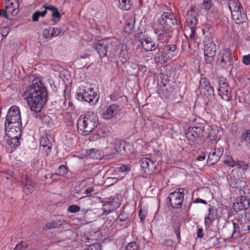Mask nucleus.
<instances>
[{"mask_svg": "<svg viewBox=\"0 0 250 250\" xmlns=\"http://www.w3.org/2000/svg\"><path fill=\"white\" fill-rule=\"evenodd\" d=\"M47 90L40 81H34L27 87L23 96L27 100L32 111L40 112L47 101Z\"/></svg>", "mask_w": 250, "mask_h": 250, "instance_id": "f257e3e1", "label": "nucleus"}, {"mask_svg": "<svg viewBox=\"0 0 250 250\" xmlns=\"http://www.w3.org/2000/svg\"><path fill=\"white\" fill-rule=\"evenodd\" d=\"M98 119L92 112L88 111L83 118H80L77 122V128L79 131L84 135H87L97 126Z\"/></svg>", "mask_w": 250, "mask_h": 250, "instance_id": "f03ea898", "label": "nucleus"}, {"mask_svg": "<svg viewBox=\"0 0 250 250\" xmlns=\"http://www.w3.org/2000/svg\"><path fill=\"white\" fill-rule=\"evenodd\" d=\"M229 7L231 13L232 19L236 24H241L246 21L247 16L242 12L243 8L238 0H229Z\"/></svg>", "mask_w": 250, "mask_h": 250, "instance_id": "7ed1b4c3", "label": "nucleus"}, {"mask_svg": "<svg viewBox=\"0 0 250 250\" xmlns=\"http://www.w3.org/2000/svg\"><path fill=\"white\" fill-rule=\"evenodd\" d=\"M217 63L224 69H228L233 65L232 52L229 49H222L217 55Z\"/></svg>", "mask_w": 250, "mask_h": 250, "instance_id": "20e7f679", "label": "nucleus"}, {"mask_svg": "<svg viewBox=\"0 0 250 250\" xmlns=\"http://www.w3.org/2000/svg\"><path fill=\"white\" fill-rule=\"evenodd\" d=\"M5 125H21V119L20 108L16 105L12 106L8 111Z\"/></svg>", "mask_w": 250, "mask_h": 250, "instance_id": "39448f33", "label": "nucleus"}, {"mask_svg": "<svg viewBox=\"0 0 250 250\" xmlns=\"http://www.w3.org/2000/svg\"><path fill=\"white\" fill-rule=\"evenodd\" d=\"M158 22L160 24V30L168 31L175 24H177V20L173 14L165 12L159 19Z\"/></svg>", "mask_w": 250, "mask_h": 250, "instance_id": "423d86ee", "label": "nucleus"}, {"mask_svg": "<svg viewBox=\"0 0 250 250\" xmlns=\"http://www.w3.org/2000/svg\"><path fill=\"white\" fill-rule=\"evenodd\" d=\"M204 126L203 125H199L189 127L186 132V137L191 142H194L200 140L203 136Z\"/></svg>", "mask_w": 250, "mask_h": 250, "instance_id": "0eeeda50", "label": "nucleus"}, {"mask_svg": "<svg viewBox=\"0 0 250 250\" xmlns=\"http://www.w3.org/2000/svg\"><path fill=\"white\" fill-rule=\"evenodd\" d=\"M218 93L221 98L226 101H229L232 98L231 88L226 78H220L218 81Z\"/></svg>", "mask_w": 250, "mask_h": 250, "instance_id": "6e6552de", "label": "nucleus"}, {"mask_svg": "<svg viewBox=\"0 0 250 250\" xmlns=\"http://www.w3.org/2000/svg\"><path fill=\"white\" fill-rule=\"evenodd\" d=\"M78 98L92 104H95L98 99L97 93L91 90V88L86 87L82 90V92L78 93Z\"/></svg>", "mask_w": 250, "mask_h": 250, "instance_id": "1a4fd4ad", "label": "nucleus"}, {"mask_svg": "<svg viewBox=\"0 0 250 250\" xmlns=\"http://www.w3.org/2000/svg\"><path fill=\"white\" fill-rule=\"evenodd\" d=\"M136 39L140 42L146 51H152L158 47V44L153 42L151 39L145 37L142 33L136 36Z\"/></svg>", "mask_w": 250, "mask_h": 250, "instance_id": "9d476101", "label": "nucleus"}, {"mask_svg": "<svg viewBox=\"0 0 250 250\" xmlns=\"http://www.w3.org/2000/svg\"><path fill=\"white\" fill-rule=\"evenodd\" d=\"M139 163L145 173H154L158 169V165L156 164L155 161L149 158H142L139 160Z\"/></svg>", "mask_w": 250, "mask_h": 250, "instance_id": "9b49d317", "label": "nucleus"}, {"mask_svg": "<svg viewBox=\"0 0 250 250\" xmlns=\"http://www.w3.org/2000/svg\"><path fill=\"white\" fill-rule=\"evenodd\" d=\"M216 52L215 44L211 42L205 44L204 47L205 60L207 63L210 64L214 59Z\"/></svg>", "mask_w": 250, "mask_h": 250, "instance_id": "f8f14e48", "label": "nucleus"}, {"mask_svg": "<svg viewBox=\"0 0 250 250\" xmlns=\"http://www.w3.org/2000/svg\"><path fill=\"white\" fill-rule=\"evenodd\" d=\"M250 206V199L246 196H241L236 199V201L233 203V208L236 211L247 209Z\"/></svg>", "mask_w": 250, "mask_h": 250, "instance_id": "ddd939ff", "label": "nucleus"}, {"mask_svg": "<svg viewBox=\"0 0 250 250\" xmlns=\"http://www.w3.org/2000/svg\"><path fill=\"white\" fill-rule=\"evenodd\" d=\"M184 194H180L176 192H172L168 197L170 206L172 208H180L183 201Z\"/></svg>", "mask_w": 250, "mask_h": 250, "instance_id": "4468645a", "label": "nucleus"}, {"mask_svg": "<svg viewBox=\"0 0 250 250\" xmlns=\"http://www.w3.org/2000/svg\"><path fill=\"white\" fill-rule=\"evenodd\" d=\"M21 126L12 125L7 126V125H5V135L8 137H20L21 133Z\"/></svg>", "mask_w": 250, "mask_h": 250, "instance_id": "2eb2a0df", "label": "nucleus"}, {"mask_svg": "<svg viewBox=\"0 0 250 250\" xmlns=\"http://www.w3.org/2000/svg\"><path fill=\"white\" fill-rule=\"evenodd\" d=\"M121 108L119 105L113 104L109 106L102 114L103 118L110 119L120 113Z\"/></svg>", "mask_w": 250, "mask_h": 250, "instance_id": "dca6fc26", "label": "nucleus"}, {"mask_svg": "<svg viewBox=\"0 0 250 250\" xmlns=\"http://www.w3.org/2000/svg\"><path fill=\"white\" fill-rule=\"evenodd\" d=\"M106 45H107V43L104 41V39L101 40H95L93 46L101 57L102 56H104L106 54Z\"/></svg>", "mask_w": 250, "mask_h": 250, "instance_id": "f3484780", "label": "nucleus"}, {"mask_svg": "<svg viewBox=\"0 0 250 250\" xmlns=\"http://www.w3.org/2000/svg\"><path fill=\"white\" fill-rule=\"evenodd\" d=\"M21 182L23 186L24 191L26 194H30L33 191L34 186L28 176L23 175L21 177Z\"/></svg>", "mask_w": 250, "mask_h": 250, "instance_id": "a211bd4d", "label": "nucleus"}, {"mask_svg": "<svg viewBox=\"0 0 250 250\" xmlns=\"http://www.w3.org/2000/svg\"><path fill=\"white\" fill-rule=\"evenodd\" d=\"M120 204L115 199H109V201H105L103 205V210L104 213H108L118 208Z\"/></svg>", "mask_w": 250, "mask_h": 250, "instance_id": "6ab92c4d", "label": "nucleus"}, {"mask_svg": "<svg viewBox=\"0 0 250 250\" xmlns=\"http://www.w3.org/2000/svg\"><path fill=\"white\" fill-rule=\"evenodd\" d=\"M222 156V152L220 150L214 149L212 152H210L208 159L207 160V163L209 165H212L216 163L221 158Z\"/></svg>", "mask_w": 250, "mask_h": 250, "instance_id": "aec40b11", "label": "nucleus"}, {"mask_svg": "<svg viewBox=\"0 0 250 250\" xmlns=\"http://www.w3.org/2000/svg\"><path fill=\"white\" fill-rule=\"evenodd\" d=\"M194 13V7H191L190 11L187 13L188 24L190 28H195V26L197 22L196 17L195 16H193Z\"/></svg>", "mask_w": 250, "mask_h": 250, "instance_id": "412c9836", "label": "nucleus"}, {"mask_svg": "<svg viewBox=\"0 0 250 250\" xmlns=\"http://www.w3.org/2000/svg\"><path fill=\"white\" fill-rule=\"evenodd\" d=\"M101 232L99 231H95L93 230L89 231L85 234V238L87 240L88 243H93L96 241L99 240L101 238Z\"/></svg>", "mask_w": 250, "mask_h": 250, "instance_id": "4be33fe9", "label": "nucleus"}, {"mask_svg": "<svg viewBox=\"0 0 250 250\" xmlns=\"http://www.w3.org/2000/svg\"><path fill=\"white\" fill-rule=\"evenodd\" d=\"M135 20L133 17H129L126 21L124 31L127 34L131 33L135 29Z\"/></svg>", "mask_w": 250, "mask_h": 250, "instance_id": "5701e85b", "label": "nucleus"}, {"mask_svg": "<svg viewBox=\"0 0 250 250\" xmlns=\"http://www.w3.org/2000/svg\"><path fill=\"white\" fill-rule=\"evenodd\" d=\"M104 41L107 43L105 46L106 52L108 50L110 52H112L116 49L118 45V40L115 38L104 39Z\"/></svg>", "mask_w": 250, "mask_h": 250, "instance_id": "b1692460", "label": "nucleus"}, {"mask_svg": "<svg viewBox=\"0 0 250 250\" xmlns=\"http://www.w3.org/2000/svg\"><path fill=\"white\" fill-rule=\"evenodd\" d=\"M63 224V222L60 219H56L52 222L47 223L43 227V229L45 230L57 229L60 227Z\"/></svg>", "mask_w": 250, "mask_h": 250, "instance_id": "393cba45", "label": "nucleus"}, {"mask_svg": "<svg viewBox=\"0 0 250 250\" xmlns=\"http://www.w3.org/2000/svg\"><path fill=\"white\" fill-rule=\"evenodd\" d=\"M131 146L125 142H121L116 149V151L121 155H125L130 149Z\"/></svg>", "mask_w": 250, "mask_h": 250, "instance_id": "a878e982", "label": "nucleus"}, {"mask_svg": "<svg viewBox=\"0 0 250 250\" xmlns=\"http://www.w3.org/2000/svg\"><path fill=\"white\" fill-rule=\"evenodd\" d=\"M5 9L8 11L10 9H16L19 7V0H6Z\"/></svg>", "mask_w": 250, "mask_h": 250, "instance_id": "bb28decb", "label": "nucleus"}, {"mask_svg": "<svg viewBox=\"0 0 250 250\" xmlns=\"http://www.w3.org/2000/svg\"><path fill=\"white\" fill-rule=\"evenodd\" d=\"M173 228L174 229V230L175 233H176L177 238L178 240H179L181 238L180 236V226L181 223L179 220L177 219H175L173 220Z\"/></svg>", "mask_w": 250, "mask_h": 250, "instance_id": "cd10ccee", "label": "nucleus"}, {"mask_svg": "<svg viewBox=\"0 0 250 250\" xmlns=\"http://www.w3.org/2000/svg\"><path fill=\"white\" fill-rule=\"evenodd\" d=\"M200 93L208 99H211L214 96V89L211 85L201 91Z\"/></svg>", "mask_w": 250, "mask_h": 250, "instance_id": "c85d7f7f", "label": "nucleus"}, {"mask_svg": "<svg viewBox=\"0 0 250 250\" xmlns=\"http://www.w3.org/2000/svg\"><path fill=\"white\" fill-rule=\"evenodd\" d=\"M86 155L87 157L90 158L95 159H101V156L99 154V151L94 148L87 150Z\"/></svg>", "mask_w": 250, "mask_h": 250, "instance_id": "c756f323", "label": "nucleus"}, {"mask_svg": "<svg viewBox=\"0 0 250 250\" xmlns=\"http://www.w3.org/2000/svg\"><path fill=\"white\" fill-rule=\"evenodd\" d=\"M250 130H244L242 132L241 136L239 137V139L241 143H246L247 144H250Z\"/></svg>", "mask_w": 250, "mask_h": 250, "instance_id": "7c9ffc66", "label": "nucleus"}, {"mask_svg": "<svg viewBox=\"0 0 250 250\" xmlns=\"http://www.w3.org/2000/svg\"><path fill=\"white\" fill-rule=\"evenodd\" d=\"M119 7L123 10H128L131 7L130 0H118Z\"/></svg>", "mask_w": 250, "mask_h": 250, "instance_id": "2f4dec72", "label": "nucleus"}, {"mask_svg": "<svg viewBox=\"0 0 250 250\" xmlns=\"http://www.w3.org/2000/svg\"><path fill=\"white\" fill-rule=\"evenodd\" d=\"M210 85V83L206 78L203 77L201 78L200 80L199 87L200 91L203 90L204 89H206V88L208 87Z\"/></svg>", "mask_w": 250, "mask_h": 250, "instance_id": "473e14b6", "label": "nucleus"}, {"mask_svg": "<svg viewBox=\"0 0 250 250\" xmlns=\"http://www.w3.org/2000/svg\"><path fill=\"white\" fill-rule=\"evenodd\" d=\"M47 146H52V145L51 141L49 139L48 136L47 135H45L44 136H42L41 138L40 147H45Z\"/></svg>", "mask_w": 250, "mask_h": 250, "instance_id": "72a5a7b5", "label": "nucleus"}, {"mask_svg": "<svg viewBox=\"0 0 250 250\" xmlns=\"http://www.w3.org/2000/svg\"><path fill=\"white\" fill-rule=\"evenodd\" d=\"M6 140L7 144L11 147H15V146H18L20 143L19 137H8Z\"/></svg>", "mask_w": 250, "mask_h": 250, "instance_id": "f704fd0d", "label": "nucleus"}, {"mask_svg": "<svg viewBox=\"0 0 250 250\" xmlns=\"http://www.w3.org/2000/svg\"><path fill=\"white\" fill-rule=\"evenodd\" d=\"M240 236V227L238 224L233 223V232L231 237L238 238Z\"/></svg>", "mask_w": 250, "mask_h": 250, "instance_id": "c9c22d12", "label": "nucleus"}, {"mask_svg": "<svg viewBox=\"0 0 250 250\" xmlns=\"http://www.w3.org/2000/svg\"><path fill=\"white\" fill-rule=\"evenodd\" d=\"M236 166L243 171L247 170L249 168V164L243 161H236Z\"/></svg>", "mask_w": 250, "mask_h": 250, "instance_id": "e433bc0d", "label": "nucleus"}, {"mask_svg": "<svg viewBox=\"0 0 250 250\" xmlns=\"http://www.w3.org/2000/svg\"><path fill=\"white\" fill-rule=\"evenodd\" d=\"M58 173L52 175V177L55 175H59L64 176L67 172V168L63 165H61L58 168Z\"/></svg>", "mask_w": 250, "mask_h": 250, "instance_id": "4c0bfd02", "label": "nucleus"}, {"mask_svg": "<svg viewBox=\"0 0 250 250\" xmlns=\"http://www.w3.org/2000/svg\"><path fill=\"white\" fill-rule=\"evenodd\" d=\"M241 181L239 179H237L234 177V176L231 177L230 185V186L234 188H238L241 187L240 186Z\"/></svg>", "mask_w": 250, "mask_h": 250, "instance_id": "58836bf2", "label": "nucleus"}, {"mask_svg": "<svg viewBox=\"0 0 250 250\" xmlns=\"http://www.w3.org/2000/svg\"><path fill=\"white\" fill-rule=\"evenodd\" d=\"M119 57L122 62H125L129 58L128 53L125 49L122 48L119 53Z\"/></svg>", "mask_w": 250, "mask_h": 250, "instance_id": "ea45409f", "label": "nucleus"}, {"mask_svg": "<svg viewBox=\"0 0 250 250\" xmlns=\"http://www.w3.org/2000/svg\"><path fill=\"white\" fill-rule=\"evenodd\" d=\"M163 54L160 52L159 51L158 52H157L154 57V60L156 63H162L163 62H164L163 60Z\"/></svg>", "mask_w": 250, "mask_h": 250, "instance_id": "a19ab883", "label": "nucleus"}, {"mask_svg": "<svg viewBox=\"0 0 250 250\" xmlns=\"http://www.w3.org/2000/svg\"><path fill=\"white\" fill-rule=\"evenodd\" d=\"M164 51L167 53L170 52H174L176 50V46L174 44L165 45L163 48Z\"/></svg>", "mask_w": 250, "mask_h": 250, "instance_id": "79ce46f5", "label": "nucleus"}, {"mask_svg": "<svg viewBox=\"0 0 250 250\" xmlns=\"http://www.w3.org/2000/svg\"><path fill=\"white\" fill-rule=\"evenodd\" d=\"M218 130L212 129L209 133L208 137L211 141L217 140Z\"/></svg>", "mask_w": 250, "mask_h": 250, "instance_id": "37998d69", "label": "nucleus"}, {"mask_svg": "<svg viewBox=\"0 0 250 250\" xmlns=\"http://www.w3.org/2000/svg\"><path fill=\"white\" fill-rule=\"evenodd\" d=\"M27 247L28 246L26 243L24 242H21L16 245L14 250H26Z\"/></svg>", "mask_w": 250, "mask_h": 250, "instance_id": "c03bdc74", "label": "nucleus"}, {"mask_svg": "<svg viewBox=\"0 0 250 250\" xmlns=\"http://www.w3.org/2000/svg\"><path fill=\"white\" fill-rule=\"evenodd\" d=\"M87 250H101V245L99 243L94 242L89 244L87 248Z\"/></svg>", "mask_w": 250, "mask_h": 250, "instance_id": "a18cd8bd", "label": "nucleus"}, {"mask_svg": "<svg viewBox=\"0 0 250 250\" xmlns=\"http://www.w3.org/2000/svg\"><path fill=\"white\" fill-rule=\"evenodd\" d=\"M125 250H138V248L136 242H131L126 247Z\"/></svg>", "mask_w": 250, "mask_h": 250, "instance_id": "49530a36", "label": "nucleus"}, {"mask_svg": "<svg viewBox=\"0 0 250 250\" xmlns=\"http://www.w3.org/2000/svg\"><path fill=\"white\" fill-rule=\"evenodd\" d=\"M224 164H225L226 165L231 167H234L236 166V161H234L231 158H229L227 160H225L224 161Z\"/></svg>", "mask_w": 250, "mask_h": 250, "instance_id": "de8ad7c7", "label": "nucleus"}, {"mask_svg": "<svg viewBox=\"0 0 250 250\" xmlns=\"http://www.w3.org/2000/svg\"><path fill=\"white\" fill-rule=\"evenodd\" d=\"M51 16L52 17V20L54 21H55V19H60L61 18V15L57 8H56V10L52 12Z\"/></svg>", "mask_w": 250, "mask_h": 250, "instance_id": "09e8293b", "label": "nucleus"}, {"mask_svg": "<svg viewBox=\"0 0 250 250\" xmlns=\"http://www.w3.org/2000/svg\"><path fill=\"white\" fill-rule=\"evenodd\" d=\"M40 148L45 155L48 156L51 151L52 146H47L45 147H41Z\"/></svg>", "mask_w": 250, "mask_h": 250, "instance_id": "8fccbe9b", "label": "nucleus"}, {"mask_svg": "<svg viewBox=\"0 0 250 250\" xmlns=\"http://www.w3.org/2000/svg\"><path fill=\"white\" fill-rule=\"evenodd\" d=\"M68 210L70 212L75 213L80 210V208L77 205H73L68 207Z\"/></svg>", "mask_w": 250, "mask_h": 250, "instance_id": "3c124183", "label": "nucleus"}, {"mask_svg": "<svg viewBox=\"0 0 250 250\" xmlns=\"http://www.w3.org/2000/svg\"><path fill=\"white\" fill-rule=\"evenodd\" d=\"M213 220H214V218L208 217L207 216L205 217V225L206 229H208L210 227Z\"/></svg>", "mask_w": 250, "mask_h": 250, "instance_id": "603ef678", "label": "nucleus"}, {"mask_svg": "<svg viewBox=\"0 0 250 250\" xmlns=\"http://www.w3.org/2000/svg\"><path fill=\"white\" fill-rule=\"evenodd\" d=\"M211 0H204L203 2V5L204 9L208 10L210 9L211 6Z\"/></svg>", "mask_w": 250, "mask_h": 250, "instance_id": "864d4df0", "label": "nucleus"}, {"mask_svg": "<svg viewBox=\"0 0 250 250\" xmlns=\"http://www.w3.org/2000/svg\"><path fill=\"white\" fill-rule=\"evenodd\" d=\"M128 218V214L124 212H121L118 215V218L121 222L125 221Z\"/></svg>", "mask_w": 250, "mask_h": 250, "instance_id": "5fc2aeb1", "label": "nucleus"}, {"mask_svg": "<svg viewBox=\"0 0 250 250\" xmlns=\"http://www.w3.org/2000/svg\"><path fill=\"white\" fill-rule=\"evenodd\" d=\"M50 31H51V28H50V29H45L43 31L42 33V36L43 37L45 38H48L52 37L51 33H50Z\"/></svg>", "mask_w": 250, "mask_h": 250, "instance_id": "6e6d98bb", "label": "nucleus"}, {"mask_svg": "<svg viewBox=\"0 0 250 250\" xmlns=\"http://www.w3.org/2000/svg\"><path fill=\"white\" fill-rule=\"evenodd\" d=\"M61 33V30L58 28H51V35L53 36H57Z\"/></svg>", "mask_w": 250, "mask_h": 250, "instance_id": "4d7b16f0", "label": "nucleus"}, {"mask_svg": "<svg viewBox=\"0 0 250 250\" xmlns=\"http://www.w3.org/2000/svg\"><path fill=\"white\" fill-rule=\"evenodd\" d=\"M43 7L45 9L47 12V10L51 11L52 12L54 11L56 9V7L55 6H53L52 5H46L44 4L43 5Z\"/></svg>", "mask_w": 250, "mask_h": 250, "instance_id": "13d9d810", "label": "nucleus"}, {"mask_svg": "<svg viewBox=\"0 0 250 250\" xmlns=\"http://www.w3.org/2000/svg\"><path fill=\"white\" fill-rule=\"evenodd\" d=\"M243 62L248 65L250 64V55H245L243 58Z\"/></svg>", "mask_w": 250, "mask_h": 250, "instance_id": "bf43d9fd", "label": "nucleus"}, {"mask_svg": "<svg viewBox=\"0 0 250 250\" xmlns=\"http://www.w3.org/2000/svg\"><path fill=\"white\" fill-rule=\"evenodd\" d=\"M139 216L141 222H143L146 216V213L145 211H143L142 209H140L139 212Z\"/></svg>", "mask_w": 250, "mask_h": 250, "instance_id": "052dcab7", "label": "nucleus"}, {"mask_svg": "<svg viewBox=\"0 0 250 250\" xmlns=\"http://www.w3.org/2000/svg\"><path fill=\"white\" fill-rule=\"evenodd\" d=\"M42 122L46 123L49 124L52 121V119L47 115H45L42 118Z\"/></svg>", "mask_w": 250, "mask_h": 250, "instance_id": "680f3d73", "label": "nucleus"}, {"mask_svg": "<svg viewBox=\"0 0 250 250\" xmlns=\"http://www.w3.org/2000/svg\"><path fill=\"white\" fill-rule=\"evenodd\" d=\"M190 33L189 34V38L191 40H193L194 39L195 33V28H190Z\"/></svg>", "mask_w": 250, "mask_h": 250, "instance_id": "e2e57ef3", "label": "nucleus"}, {"mask_svg": "<svg viewBox=\"0 0 250 250\" xmlns=\"http://www.w3.org/2000/svg\"><path fill=\"white\" fill-rule=\"evenodd\" d=\"M39 15L38 14V11H36L32 16V20L33 21H38L39 20Z\"/></svg>", "mask_w": 250, "mask_h": 250, "instance_id": "0e129e2a", "label": "nucleus"}, {"mask_svg": "<svg viewBox=\"0 0 250 250\" xmlns=\"http://www.w3.org/2000/svg\"><path fill=\"white\" fill-rule=\"evenodd\" d=\"M0 16L1 17H4L8 19V15L6 13V11L4 9L0 10Z\"/></svg>", "mask_w": 250, "mask_h": 250, "instance_id": "69168bd1", "label": "nucleus"}, {"mask_svg": "<svg viewBox=\"0 0 250 250\" xmlns=\"http://www.w3.org/2000/svg\"><path fill=\"white\" fill-rule=\"evenodd\" d=\"M204 236L203 230L202 229H198L197 230V236L199 238H202Z\"/></svg>", "mask_w": 250, "mask_h": 250, "instance_id": "338daca9", "label": "nucleus"}, {"mask_svg": "<svg viewBox=\"0 0 250 250\" xmlns=\"http://www.w3.org/2000/svg\"><path fill=\"white\" fill-rule=\"evenodd\" d=\"M94 190V188L93 187H90L87 188H86L84 191V193L88 195L93 192Z\"/></svg>", "mask_w": 250, "mask_h": 250, "instance_id": "774afa93", "label": "nucleus"}]
</instances>
